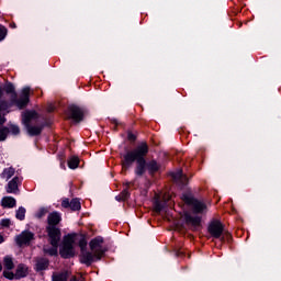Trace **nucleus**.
<instances>
[{"label": "nucleus", "mask_w": 281, "mask_h": 281, "mask_svg": "<svg viewBox=\"0 0 281 281\" xmlns=\"http://www.w3.org/2000/svg\"><path fill=\"white\" fill-rule=\"evenodd\" d=\"M3 265L8 271H12V269H14V261H12L11 257H4Z\"/></svg>", "instance_id": "obj_23"}, {"label": "nucleus", "mask_w": 281, "mask_h": 281, "mask_svg": "<svg viewBox=\"0 0 281 281\" xmlns=\"http://www.w3.org/2000/svg\"><path fill=\"white\" fill-rule=\"evenodd\" d=\"M22 98H30V88H24L22 90Z\"/></svg>", "instance_id": "obj_36"}, {"label": "nucleus", "mask_w": 281, "mask_h": 281, "mask_svg": "<svg viewBox=\"0 0 281 281\" xmlns=\"http://www.w3.org/2000/svg\"><path fill=\"white\" fill-rule=\"evenodd\" d=\"M3 235L0 234V244L3 243Z\"/></svg>", "instance_id": "obj_41"}, {"label": "nucleus", "mask_w": 281, "mask_h": 281, "mask_svg": "<svg viewBox=\"0 0 281 281\" xmlns=\"http://www.w3.org/2000/svg\"><path fill=\"white\" fill-rule=\"evenodd\" d=\"M70 115L75 122H82V117H85V113L79 106L71 105L69 108Z\"/></svg>", "instance_id": "obj_10"}, {"label": "nucleus", "mask_w": 281, "mask_h": 281, "mask_svg": "<svg viewBox=\"0 0 281 281\" xmlns=\"http://www.w3.org/2000/svg\"><path fill=\"white\" fill-rule=\"evenodd\" d=\"M46 232L48 234L49 243L52 247H58V244L60 243V228L58 227H46Z\"/></svg>", "instance_id": "obj_7"}, {"label": "nucleus", "mask_w": 281, "mask_h": 281, "mask_svg": "<svg viewBox=\"0 0 281 281\" xmlns=\"http://www.w3.org/2000/svg\"><path fill=\"white\" fill-rule=\"evenodd\" d=\"M60 221H63V217H60V213L52 212L48 214L46 227H56V225L60 224Z\"/></svg>", "instance_id": "obj_9"}, {"label": "nucleus", "mask_w": 281, "mask_h": 281, "mask_svg": "<svg viewBox=\"0 0 281 281\" xmlns=\"http://www.w3.org/2000/svg\"><path fill=\"white\" fill-rule=\"evenodd\" d=\"M15 172L16 170L14 169V167H9L2 171L1 177L2 179H5L8 181V179H12V177H14Z\"/></svg>", "instance_id": "obj_19"}, {"label": "nucleus", "mask_w": 281, "mask_h": 281, "mask_svg": "<svg viewBox=\"0 0 281 281\" xmlns=\"http://www.w3.org/2000/svg\"><path fill=\"white\" fill-rule=\"evenodd\" d=\"M8 133H10V130L8 127L0 128V142H5Z\"/></svg>", "instance_id": "obj_29"}, {"label": "nucleus", "mask_w": 281, "mask_h": 281, "mask_svg": "<svg viewBox=\"0 0 281 281\" xmlns=\"http://www.w3.org/2000/svg\"><path fill=\"white\" fill-rule=\"evenodd\" d=\"M59 256H61V258H74V256H76V250L74 247H61L59 249Z\"/></svg>", "instance_id": "obj_11"}, {"label": "nucleus", "mask_w": 281, "mask_h": 281, "mask_svg": "<svg viewBox=\"0 0 281 281\" xmlns=\"http://www.w3.org/2000/svg\"><path fill=\"white\" fill-rule=\"evenodd\" d=\"M47 210L46 209H42L40 210V212L37 213V218H43V216H45V214H47Z\"/></svg>", "instance_id": "obj_37"}, {"label": "nucleus", "mask_w": 281, "mask_h": 281, "mask_svg": "<svg viewBox=\"0 0 281 281\" xmlns=\"http://www.w3.org/2000/svg\"><path fill=\"white\" fill-rule=\"evenodd\" d=\"M78 166H80V158H78V156H72L69 160H68V167L71 170H76V168H78Z\"/></svg>", "instance_id": "obj_21"}, {"label": "nucleus", "mask_w": 281, "mask_h": 281, "mask_svg": "<svg viewBox=\"0 0 281 281\" xmlns=\"http://www.w3.org/2000/svg\"><path fill=\"white\" fill-rule=\"evenodd\" d=\"M182 201L187 204V205H192L194 212L196 214H201V212H203V210H206L207 206L205 205V203L194 199V196H192L191 194H183L182 195Z\"/></svg>", "instance_id": "obj_5"}, {"label": "nucleus", "mask_w": 281, "mask_h": 281, "mask_svg": "<svg viewBox=\"0 0 281 281\" xmlns=\"http://www.w3.org/2000/svg\"><path fill=\"white\" fill-rule=\"evenodd\" d=\"M1 205L3 207H9V209L16 207V200L12 196H4L1 201Z\"/></svg>", "instance_id": "obj_15"}, {"label": "nucleus", "mask_w": 281, "mask_h": 281, "mask_svg": "<svg viewBox=\"0 0 281 281\" xmlns=\"http://www.w3.org/2000/svg\"><path fill=\"white\" fill-rule=\"evenodd\" d=\"M7 34H8V30H5V27L3 26H0V41H3Z\"/></svg>", "instance_id": "obj_32"}, {"label": "nucleus", "mask_w": 281, "mask_h": 281, "mask_svg": "<svg viewBox=\"0 0 281 281\" xmlns=\"http://www.w3.org/2000/svg\"><path fill=\"white\" fill-rule=\"evenodd\" d=\"M61 207H65L66 210H67V207H71V202H69V199L63 200Z\"/></svg>", "instance_id": "obj_34"}, {"label": "nucleus", "mask_w": 281, "mask_h": 281, "mask_svg": "<svg viewBox=\"0 0 281 281\" xmlns=\"http://www.w3.org/2000/svg\"><path fill=\"white\" fill-rule=\"evenodd\" d=\"M207 233L212 238H221L222 245H232L233 238L229 232L225 231V225L221 221H212L207 226Z\"/></svg>", "instance_id": "obj_2"}, {"label": "nucleus", "mask_w": 281, "mask_h": 281, "mask_svg": "<svg viewBox=\"0 0 281 281\" xmlns=\"http://www.w3.org/2000/svg\"><path fill=\"white\" fill-rule=\"evenodd\" d=\"M27 104H30V98H22L16 101V105L19 106V109H25Z\"/></svg>", "instance_id": "obj_25"}, {"label": "nucleus", "mask_w": 281, "mask_h": 281, "mask_svg": "<svg viewBox=\"0 0 281 281\" xmlns=\"http://www.w3.org/2000/svg\"><path fill=\"white\" fill-rule=\"evenodd\" d=\"M127 139H128V142H135V139H137V136L135 134H133V132H128Z\"/></svg>", "instance_id": "obj_35"}, {"label": "nucleus", "mask_w": 281, "mask_h": 281, "mask_svg": "<svg viewBox=\"0 0 281 281\" xmlns=\"http://www.w3.org/2000/svg\"><path fill=\"white\" fill-rule=\"evenodd\" d=\"M3 276L8 280H14V278H16V274H14L13 272H10V271H5V270L3 271Z\"/></svg>", "instance_id": "obj_31"}, {"label": "nucleus", "mask_w": 281, "mask_h": 281, "mask_svg": "<svg viewBox=\"0 0 281 281\" xmlns=\"http://www.w3.org/2000/svg\"><path fill=\"white\" fill-rule=\"evenodd\" d=\"M173 177V181H176V183H181L182 186H188V176L183 175V171H178L176 173L172 175Z\"/></svg>", "instance_id": "obj_14"}, {"label": "nucleus", "mask_w": 281, "mask_h": 281, "mask_svg": "<svg viewBox=\"0 0 281 281\" xmlns=\"http://www.w3.org/2000/svg\"><path fill=\"white\" fill-rule=\"evenodd\" d=\"M3 270V266H1V263H0V271H2Z\"/></svg>", "instance_id": "obj_43"}, {"label": "nucleus", "mask_w": 281, "mask_h": 281, "mask_svg": "<svg viewBox=\"0 0 281 281\" xmlns=\"http://www.w3.org/2000/svg\"><path fill=\"white\" fill-rule=\"evenodd\" d=\"M15 216L19 221H25V209L23 206L19 207Z\"/></svg>", "instance_id": "obj_28"}, {"label": "nucleus", "mask_w": 281, "mask_h": 281, "mask_svg": "<svg viewBox=\"0 0 281 281\" xmlns=\"http://www.w3.org/2000/svg\"><path fill=\"white\" fill-rule=\"evenodd\" d=\"M154 210H155V212L159 213V212H161V210H164V206H161V203H159V201H156Z\"/></svg>", "instance_id": "obj_33"}, {"label": "nucleus", "mask_w": 281, "mask_h": 281, "mask_svg": "<svg viewBox=\"0 0 281 281\" xmlns=\"http://www.w3.org/2000/svg\"><path fill=\"white\" fill-rule=\"evenodd\" d=\"M25 126L29 135L33 137L36 135H41V133H43V126H32V125H25Z\"/></svg>", "instance_id": "obj_18"}, {"label": "nucleus", "mask_w": 281, "mask_h": 281, "mask_svg": "<svg viewBox=\"0 0 281 281\" xmlns=\"http://www.w3.org/2000/svg\"><path fill=\"white\" fill-rule=\"evenodd\" d=\"M148 170H149V172H157V171H159V164H157V161H155V160H151L148 164Z\"/></svg>", "instance_id": "obj_27"}, {"label": "nucleus", "mask_w": 281, "mask_h": 281, "mask_svg": "<svg viewBox=\"0 0 281 281\" xmlns=\"http://www.w3.org/2000/svg\"><path fill=\"white\" fill-rule=\"evenodd\" d=\"M33 240H34V233L30 231L22 232L15 238L16 245H19L20 247H23V246L30 247Z\"/></svg>", "instance_id": "obj_6"}, {"label": "nucleus", "mask_w": 281, "mask_h": 281, "mask_svg": "<svg viewBox=\"0 0 281 281\" xmlns=\"http://www.w3.org/2000/svg\"><path fill=\"white\" fill-rule=\"evenodd\" d=\"M63 245L64 247H74V245H79V247H87V239H85V236L80 234L72 233L64 236Z\"/></svg>", "instance_id": "obj_4"}, {"label": "nucleus", "mask_w": 281, "mask_h": 281, "mask_svg": "<svg viewBox=\"0 0 281 281\" xmlns=\"http://www.w3.org/2000/svg\"><path fill=\"white\" fill-rule=\"evenodd\" d=\"M55 109H56V108H55L54 105L49 104V105L47 106V112H48V113H54Z\"/></svg>", "instance_id": "obj_39"}, {"label": "nucleus", "mask_w": 281, "mask_h": 281, "mask_svg": "<svg viewBox=\"0 0 281 281\" xmlns=\"http://www.w3.org/2000/svg\"><path fill=\"white\" fill-rule=\"evenodd\" d=\"M80 209H81L80 200L72 199L70 201V210H72V212H78V211H80Z\"/></svg>", "instance_id": "obj_24"}, {"label": "nucleus", "mask_w": 281, "mask_h": 281, "mask_svg": "<svg viewBox=\"0 0 281 281\" xmlns=\"http://www.w3.org/2000/svg\"><path fill=\"white\" fill-rule=\"evenodd\" d=\"M44 254H47L48 256H58V248L56 247L44 248Z\"/></svg>", "instance_id": "obj_26"}, {"label": "nucleus", "mask_w": 281, "mask_h": 281, "mask_svg": "<svg viewBox=\"0 0 281 281\" xmlns=\"http://www.w3.org/2000/svg\"><path fill=\"white\" fill-rule=\"evenodd\" d=\"M1 225L2 227H10V220H2Z\"/></svg>", "instance_id": "obj_38"}, {"label": "nucleus", "mask_w": 281, "mask_h": 281, "mask_svg": "<svg viewBox=\"0 0 281 281\" xmlns=\"http://www.w3.org/2000/svg\"><path fill=\"white\" fill-rule=\"evenodd\" d=\"M4 91L5 93H11L14 95V98H16V92L14 91V86H12V83L4 86Z\"/></svg>", "instance_id": "obj_30"}, {"label": "nucleus", "mask_w": 281, "mask_h": 281, "mask_svg": "<svg viewBox=\"0 0 281 281\" xmlns=\"http://www.w3.org/2000/svg\"><path fill=\"white\" fill-rule=\"evenodd\" d=\"M114 131H117V123L116 122H114Z\"/></svg>", "instance_id": "obj_42"}, {"label": "nucleus", "mask_w": 281, "mask_h": 281, "mask_svg": "<svg viewBox=\"0 0 281 281\" xmlns=\"http://www.w3.org/2000/svg\"><path fill=\"white\" fill-rule=\"evenodd\" d=\"M27 276V267L19 265L15 271V280H21Z\"/></svg>", "instance_id": "obj_17"}, {"label": "nucleus", "mask_w": 281, "mask_h": 281, "mask_svg": "<svg viewBox=\"0 0 281 281\" xmlns=\"http://www.w3.org/2000/svg\"><path fill=\"white\" fill-rule=\"evenodd\" d=\"M106 251V249H101L99 247H81L80 252V262L82 265H87V267H91L95 260H100L102 255Z\"/></svg>", "instance_id": "obj_3"}, {"label": "nucleus", "mask_w": 281, "mask_h": 281, "mask_svg": "<svg viewBox=\"0 0 281 281\" xmlns=\"http://www.w3.org/2000/svg\"><path fill=\"white\" fill-rule=\"evenodd\" d=\"M102 245H104V238L95 237L91 239L89 247H102Z\"/></svg>", "instance_id": "obj_22"}, {"label": "nucleus", "mask_w": 281, "mask_h": 281, "mask_svg": "<svg viewBox=\"0 0 281 281\" xmlns=\"http://www.w3.org/2000/svg\"><path fill=\"white\" fill-rule=\"evenodd\" d=\"M21 186V178L14 177L8 182L7 193L8 194H19V187Z\"/></svg>", "instance_id": "obj_8"}, {"label": "nucleus", "mask_w": 281, "mask_h": 281, "mask_svg": "<svg viewBox=\"0 0 281 281\" xmlns=\"http://www.w3.org/2000/svg\"><path fill=\"white\" fill-rule=\"evenodd\" d=\"M49 267V261L47 259H38L36 262L37 271H45Z\"/></svg>", "instance_id": "obj_20"}, {"label": "nucleus", "mask_w": 281, "mask_h": 281, "mask_svg": "<svg viewBox=\"0 0 281 281\" xmlns=\"http://www.w3.org/2000/svg\"><path fill=\"white\" fill-rule=\"evenodd\" d=\"M187 225H192V227H199L201 225L200 217H192L190 214L184 215Z\"/></svg>", "instance_id": "obj_16"}, {"label": "nucleus", "mask_w": 281, "mask_h": 281, "mask_svg": "<svg viewBox=\"0 0 281 281\" xmlns=\"http://www.w3.org/2000/svg\"><path fill=\"white\" fill-rule=\"evenodd\" d=\"M71 276V272L65 270L63 272H54L52 276V281H67V279Z\"/></svg>", "instance_id": "obj_13"}, {"label": "nucleus", "mask_w": 281, "mask_h": 281, "mask_svg": "<svg viewBox=\"0 0 281 281\" xmlns=\"http://www.w3.org/2000/svg\"><path fill=\"white\" fill-rule=\"evenodd\" d=\"M146 155H148V144L142 143L137 148L127 151L123 156L121 160L122 170L126 172L136 161V175L142 177L146 172Z\"/></svg>", "instance_id": "obj_1"}, {"label": "nucleus", "mask_w": 281, "mask_h": 281, "mask_svg": "<svg viewBox=\"0 0 281 281\" xmlns=\"http://www.w3.org/2000/svg\"><path fill=\"white\" fill-rule=\"evenodd\" d=\"M3 98V89L0 88V100Z\"/></svg>", "instance_id": "obj_40"}, {"label": "nucleus", "mask_w": 281, "mask_h": 281, "mask_svg": "<svg viewBox=\"0 0 281 281\" xmlns=\"http://www.w3.org/2000/svg\"><path fill=\"white\" fill-rule=\"evenodd\" d=\"M38 119V113L36 111H27L23 114V122L25 126L30 125L32 120H37Z\"/></svg>", "instance_id": "obj_12"}]
</instances>
